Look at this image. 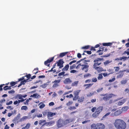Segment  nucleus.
Here are the masks:
<instances>
[{
	"label": "nucleus",
	"instance_id": "8",
	"mask_svg": "<svg viewBox=\"0 0 129 129\" xmlns=\"http://www.w3.org/2000/svg\"><path fill=\"white\" fill-rule=\"evenodd\" d=\"M60 79L55 80L54 81L52 82V83H54L52 86V87L55 88L58 86L59 85V83H60Z\"/></svg>",
	"mask_w": 129,
	"mask_h": 129
},
{
	"label": "nucleus",
	"instance_id": "46",
	"mask_svg": "<svg viewBox=\"0 0 129 129\" xmlns=\"http://www.w3.org/2000/svg\"><path fill=\"white\" fill-rule=\"evenodd\" d=\"M94 94V92L90 93L89 94L87 95V97H90L93 95Z\"/></svg>",
	"mask_w": 129,
	"mask_h": 129
},
{
	"label": "nucleus",
	"instance_id": "17",
	"mask_svg": "<svg viewBox=\"0 0 129 129\" xmlns=\"http://www.w3.org/2000/svg\"><path fill=\"white\" fill-rule=\"evenodd\" d=\"M78 102L81 103L83 102L84 99V98L83 96H82L80 97H78Z\"/></svg>",
	"mask_w": 129,
	"mask_h": 129
},
{
	"label": "nucleus",
	"instance_id": "13",
	"mask_svg": "<svg viewBox=\"0 0 129 129\" xmlns=\"http://www.w3.org/2000/svg\"><path fill=\"white\" fill-rule=\"evenodd\" d=\"M56 113H52L50 112H48V113L47 114V118H49L52 117L53 116L55 115L56 114Z\"/></svg>",
	"mask_w": 129,
	"mask_h": 129
},
{
	"label": "nucleus",
	"instance_id": "15",
	"mask_svg": "<svg viewBox=\"0 0 129 129\" xmlns=\"http://www.w3.org/2000/svg\"><path fill=\"white\" fill-rule=\"evenodd\" d=\"M93 68L99 72H101L102 71H105L103 70V69L102 67H97Z\"/></svg>",
	"mask_w": 129,
	"mask_h": 129
},
{
	"label": "nucleus",
	"instance_id": "42",
	"mask_svg": "<svg viewBox=\"0 0 129 129\" xmlns=\"http://www.w3.org/2000/svg\"><path fill=\"white\" fill-rule=\"evenodd\" d=\"M76 67V65L75 64H74L72 66H71L70 67V69L71 70L72 69H73Z\"/></svg>",
	"mask_w": 129,
	"mask_h": 129
},
{
	"label": "nucleus",
	"instance_id": "22",
	"mask_svg": "<svg viewBox=\"0 0 129 129\" xmlns=\"http://www.w3.org/2000/svg\"><path fill=\"white\" fill-rule=\"evenodd\" d=\"M11 86H8L7 85L5 86L4 88L3 89L4 90H6L8 89H11Z\"/></svg>",
	"mask_w": 129,
	"mask_h": 129
},
{
	"label": "nucleus",
	"instance_id": "29",
	"mask_svg": "<svg viewBox=\"0 0 129 129\" xmlns=\"http://www.w3.org/2000/svg\"><path fill=\"white\" fill-rule=\"evenodd\" d=\"M91 129H98L97 127L96 128L95 124H93L91 125Z\"/></svg>",
	"mask_w": 129,
	"mask_h": 129
},
{
	"label": "nucleus",
	"instance_id": "62",
	"mask_svg": "<svg viewBox=\"0 0 129 129\" xmlns=\"http://www.w3.org/2000/svg\"><path fill=\"white\" fill-rule=\"evenodd\" d=\"M25 83H26V82L25 80H24L23 81H21L20 82V83L22 85L25 84Z\"/></svg>",
	"mask_w": 129,
	"mask_h": 129
},
{
	"label": "nucleus",
	"instance_id": "27",
	"mask_svg": "<svg viewBox=\"0 0 129 129\" xmlns=\"http://www.w3.org/2000/svg\"><path fill=\"white\" fill-rule=\"evenodd\" d=\"M72 122V120L71 119L66 120L64 121V123L66 124H67Z\"/></svg>",
	"mask_w": 129,
	"mask_h": 129
},
{
	"label": "nucleus",
	"instance_id": "47",
	"mask_svg": "<svg viewBox=\"0 0 129 129\" xmlns=\"http://www.w3.org/2000/svg\"><path fill=\"white\" fill-rule=\"evenodd\" d=\"M76 109V108L75 106L70 107L69 108V109L71 110L75 109Z\"/></svg>",
	"mask_w": 129,
	"mask_h": 129
},
{
	"label": "nucleus",
	"instance_id": "54",
	"mask_svg": "<svg viewBox=\"0 0 129 129\" xmlns=\"http://www.w3.org/2000/svg\"><path fill=\"white\" fill-rule=\"evenodd\" d=\"M97 79L96 78H93L92 79V81L93 82H95L97 81Z\"/></svg>",
	"mask_w": 129,
	"mask_h": 129
},
{
	"label": "nucleus",
	"instance_id": "24",
	"mask_svg": "<svg viewBox=\"0 0 129 129\" xmlns=\"http://www.w3.org/2000/svg\"><path fill=\"white\" fill-rule=\"evenodd\" d=\"M79 81H75L74 82L72 83L71 85L72 86H77L78 83Z\"/></svg>",
	"mask_w": 129,
	"mask_h": 129
},
{
	"label": "nucleus",
	"instance_id": "58",
	"mask_svg": "<svg viewBox=\"0 0 129 129\" xmlns=\"http://www.w3.org/2000/svg\"><path fill=\"white\" fill-rule=\"evenodd\" d=\"M115 80V78H112L111 79H110L109 80V81L110 82H112L114 81Z\"/></svg>",
	"mask_w": 129,
	"mask_h": 129
},
{
	"label": "nucleus",
	"instance_id": "64",
	"mask_svg": "<svg viewBox=\"0 0 129 129\" xmlns=\"http://www.w3.org/2000/svg\"><path fill=\"white\" fill-rule=\"evenodd\" d=\"M54 104L53 102H51L49 103V105L50 106H53L54 105Z\"/></svg>",
	"mask_w": 129,
	"mask_h": 129
},
{
	"label": "nucleus",
	"instance_id": "34",
	"mask_svg": "<svg viewBox=\"0 0 129 129\" xmlns=\"http://www.w3.org/2000/svg\"><path fill=\"white\" fill-rule=\"evenodd\" d=\"M54 58V57H52L51 58H49V59H48L47 60V61H48V62H49V63H50L53 60Z\"/></svg>",
	"mask_w": 129,
	"mask_h": 129
},
{
	"label": "nucleus",
	"instance_id": "36",
	"mask_svg": "<svg viewBox=\"0 0 129 129\" xmlns=\"http://www.w3.org/2000/svg\"><path fill=\"white\" fill-rule=\"evenodd\" d=\"M103 78V76L102 75V73L100 74H99V76L98 77V80L102 79Z\"/></svg>",
	"mask_w": 129,
	"mask_h": 129
},
{
	"label": "nucleus",
	"instance_id": "31",
	"mask_svg": "<svg viewBox=\"0 0 129 129\" xmlns=\"http://www.w3.org/2000/svg\"><path fill=\"white\" fill-rule=\"evenodd\" d=\"M110 114V113L109 112L106 114L104 116L102 117V120H103L104 118H106V117L109 116Z\"/></svg>",
	"mask_w": 129,
	"mask_h": 129
},
{
	"label": "nucleus",
	"instance_id": "52",
	"mask_svg": "<svg viewBox=\"0 0 129 129\" xmlns=\"http://www.w3.org/2000/svg\"><path fill=\"white\" fill-rule=\"evenodd\" d=\"M96 101V99H92L90 101L91 103H94Z\"/></svg>",
	"mask_w": 129,
	"mask_h": 129
},
{
	"label": "nucleus",
	"instance_id": "57",
	"mask_svg": "<svg viewBox=\"0 0 129 129\" xmlns=\"http://www.w3.org/2000/svg\"><path fill=\"white\" fill-rule=\"evenodd\" d=\"M121 60L122 59H124V60H125L126 59L127 57L125 56H123L122 57H121Z\"/></svg>",
	"mask_w": 129,
	"mask_h": 129
},
{
	"label": "nucleus",
	"instance_id": "3",
	"mask_svg": "<svg viewBox=\"0 0 129 129\" xmlns=\"http://www.w3.org/2000/svg\"><path fill=\"white\" fill-rule=\"evenodd\" d=\"M103 109V106H100L98 107L95 112L92 115L93 117L94 118H96L99 115L100 113Z\"/></svg>",
	"mask_w": 129,
	"mask_h": 129
},
{
	"label": "nucleus",
	"instance_id": "48",
	"mask_svg": "<svg viewBox=\"0 0 129 129\" xmlns=\"http://www.w3.org/2000/svg\"><path fill=\"white\" fill-rule=\"evenodd\" d=\"M65 73L64 71H63L62 72H61L59 73L58 74V76H60L62 75H63L64 74H65Z\"/></svg>",
	"mask_w": 129,
	"mask_h": 129
},
{
	"label": "nucleus",
	"instance_id": "26",
	"mask_svg": "<svg viewBox=\"0 0 129 129\" xmlns=\"http://www.w3.org/2000/svg\"><path fill=\"white\" fill-rule=\"evenodd\" d=\"M46 120L41 119L39 120V124L40 125H42L43 123L46 122Z\"/></svg>",
	"mask_w": 129,
	"mask_h": 129
},
{
	"label": "nucleus",
	"instance_id": "59",
	"mask_svg": "<svg viewBox=\"0 0 129 129\" xmlns=\"http://www.w3.org/2000/svg\"><path fill=\"white\" fill-rule=\"evenodd\" d=\"M77 56L78 58H80L81 57V54L78 53L77 54Z\"/></svg>",
	"mask_w": 129,
	"mask_h": 129
},
{
	"label": "nucleus",
	"instance_id": "63",
	"mask_svg": "<svg viewBox=\"0 0 129 129\" xmlns=\"http://www.w3.org/2000/svg\"><path fill=\"white\" fill-rule=\"evenodd\" d=\"M95 48H94V47H92L90 50L91 51L93 50L94 51H96V50Z\"/></svg>",
	"mask_w": 129,
	"mask_h": 129
},
{
	"label": "nucleus",
	"instance_id": "60",
	"mask_svg": "<svg viewBox=\"0 0 129 129\" xmlns=\"http://www.w3.org/2000/svg\"><path fill=\"white\" fill-rule=\"evenodd\" d=\"M15 91L13 90H12L8 92V93H14Z\"/></svg>",
	"mask_w": 129,
	"mask_h": 129
},
{
	"label": "nucleus",
	"instance_id": "30",
	"mask_svg": "<svg viewBox=\"0 0 129 129\" xmlns=\"http://www.w3.org/2000/svg\"><path fill=\"white\" fill-rule=\"evenodd\" d=\"M22 98V95L21 94H18L16 95L15 96V99H20Z\"/></svg>",
	"mask_w": 129,
	"mask_h": 129
},
{
	"label": "nucleus",
	"instance_id": "25",
	"mask_svg": "<svg viewBox=\"0 0 129 129\" xmlns=\"http://www.w3.org/2000/svg\"><path fill=\"white\" fill-rule=\"evenodd\" d=\"M30 124L29 123H27L25 126L24 127H23L22 129H28L30 126Z\"/></svg>",
	"mask_w": 129,
	"mask_h": 129
},
{
	"label": "nucleus",
	"instance_id": "10",
	"mask_svg": "<svg viewBox=\"0 0 129 129\" xmlns=\"http://www.w3.org/2000/svg\"><path fill=\"white\" fill-rule=\"evenodd\" d=\"M96 125L99 129H104L105 127L104 125L102 123H97Z\"/></svg>",
	"mask_w": 129,
	"mask_h": 129
},
{
	"label": "nucleus",
	"instance_id": "49",
	"mask_svg": "<svg viewBox=\"0 0 129 129\" xmlns=\"http://www.w3.org/2000/svg\"><path fill=\"white\" fill-rule=\"evenodd\" d=\"M37 94H33V95H31V96L33 97L34 98H37L38 96H37Z\"/></svg>",
	"mask_w": 129,
	"mask_h": 129
},
{
	"label": "nucleus",
	"instance_id": "44",
	"mask_svg": "<svg viewBox=\"0 0 129 129\" xmlns=\"http://www.w3.org/2000/svg\"><path fill=\"white\" fill-rule=\"evenodd\" d=\"M73 103V102L72 101H69L68 103H67L66 105L67 106H69L70 105H72Z\"/></svg>",
	"mask_w": 129,
	"mask_h": 129
},
{
	"label": "nucleus",
	"instance_id": "41",
	"mask_svg": "<svg viewBox=\"0 0 129 129\" xmlns=\"http://www.w3.org/2000/svg\"><path fill=\"white\" fill-rule=\"evenodd\" d=\"M112 62V61H109V60H106L105 62H104V63L105 66H106L110 63L111 62Z\"/></svg>",
	"mask_w": 129,
	"mask_h": 129
},
{
	"label": "nucleus",
	"instance_id": "12",
	"mask_svg": "<svg viewBox=\"0 0 129 129\" xmlns=\"http://www.w3.org/2000/svg\"><path fill=\"white\" fill-rule=\"evenodd\" d=\"M72 82L70 78H67L64 80L63 82L65 84H68L71 83Z\"/></svg>",
	"mask_w": 129,
	"mask_h": 129
},
{
	"label": "nucleus",
	"instance_id": "32",
	"mask_svg": "<svg viewBox=\"0 0 129 129\" xmlns=\"http://www.w3.org/2000/svg\"><path fill=\"white\" fill-rule=\"evenodd\" d=\"M91 76V75L89 73H87L84 74V78H86L89 77H90Z\"/></svg>",
	"mask_w": 129,
	"mask_h": 129
},
{
	"label": "nucleus",
	"instance_id": "20",
	"mask_svg": "<svg viewBox=\"0 0 129 129\" xmlns=\"http://www.w3.org/2000/svg\"><path fill=\"white\" fill-rule=\"evenodd\" d=\"M103 45L104 46H111L112 45V43H103Z\"/></svg>",
	"mask_w": 129,
	"mask_h": 129
},
{
	"label": "nucleus",
	"instance_id": "33",
	"mask_svg": "<svg viewBox=\"0 0 129 129\" xmlns=\"http://www.w3.org/2000/svg\"><path fill=\"white\" fill-rule=\"evenodd\" d=\"M28 118V117L27 116H24L21 119H20V121H24L25 120L27 119Z\"/></svg>",
	"mask_w": 129,
	"mask_h": 129
},
{
	"label": "nucleus",
	"instance_id": "2",
	"mask_svg": "<svg viewBox=\"0 0 129 129\" xmlns=\"http://www.w3.org/2000/svg\"><path fill=\"white\" fill-rule=\"evenodd\" d=\"M101 96H104L103 98V100L105 101L109 100L110 98L117 96V95L111 93L108 94L106 93L104 94H102Z\"/></svg>",
	"mask_w": 129,
	"mask_h": 129
},
{
	"label": "nucleus",
	"instance_id": "11",
	"mask_svg": "<svg viewBox=\"0 0 129 129\" xmlns=\"http://www.w3.org/2000/svg\"><path fill=\"white\" fill-rule=\"evenodd\" d=\"M64 62L62 59H60L57 62V66L59 67V68H61L63 67V64Z\"/></svg>",
	"mask_w": 129,
	"mask_h": 129
},
{
	"label": "nucleus",
	"instance_id": "5",
	"mask_svg": "<svg viewBox=\"0 0 129 129\" xmlns=\"http://www.w3.org/2000/svg\"><path fill=\"white\" fill-rule=\"evenodd\" d=\"M103 59V58H98L94 59L93 61L94 63L93 66V68L100 65L101 63V61Z\"/></svg>",
	"mask_w": 129,
	"mask_h": 129
},
{
	"label": "nucleus",
	"instance_id": "56",
	"mask_svg": "<svg viewBox=\"0 0 129 129\" xmlns=\"http://www.w3.org/2000/svg\"><path fill=\"white\" fill-rule=\"evenodd\" d=\"M13 103L12 101H10L9 102H7L6 103V105H9L12 104Z\"/></svg>",
	"mask_w": 129,
	"mask_h": 129
},
{
	"label": "nucleus",
	"instance_id": "9",
	"mask_svg": "<svg viewBox=\"0 0 129 129\" xmlns=\"http://www.w3.org/2000/svg\"><path fill=\"white\" fill-rule=\"evenodd\" d=\"M55 122L54 121H51L49 122H45L42 125V127H43L44 125H46L48 126H52L54 124Z\"/></svg>",
	"mask_w": 129,
	"mask_h": 129
},
{
	"label": "nucleus",
	"instance_id": "40",
	"mask_svg": "<svg viewBox=\"0 0 129 129\" xmlns=\"http://www.w3.org/2000/svg\"><path fill=\"white\" fill-rule=\"evenodd\" d=\"M90 47V46L88 45L82 47V49H88Z\"/></svg>",
	"mask_w": 129,
	"mask_h": 129
},
{
	"label": "nucleus",
	"instance_id": "45",
	"mask_svg": "<svg viewBox=\"0 0 129 129\" xmlns=\"http://www.w3.org/2000/svg\"><path fill=\"white\" fill-rule=\"evenodd\" d=\"M126 82L127 81L126 80H122L121 81V83L122 84H124L126 83Z\"/></svg>",
	"mask_w": 129,
	"mask_h": 129
},
{
	"label": "nucleus",
	"instance_id": "23",
	"mask_svg": "<svg viewBox=\"0 0 129 129\" xmlns=\"http://www.w3.org/2000/svg\"><path fill=\"white\" fill-rule=\"evenodd\" d=\"M68 53V52H65L61 53L60 54L59 56L60 57H62L67 54Z\"/></svg>",
	"mask_w": 129,
	"mask_h": 129
},
{
	"label": "nucleus",
	"instance_id": "18",
	"mask_svg": "<svg viewBox=\"0 0 129 129\" xmlns=\"http://www.w3.org/2000/svg\"><path fill=\"white\" fill-rule=\"evenodd\" d=\"M93 83H89L88 84H84L83 85V86L84 87H86L85 88V89L88 88H90L93 85Z\"/></svg>",
	"mask_w": 129,
	"mask_h": 129
},
{
	"label": "nucleus",
	"instance_id": "50",
	"mask_svg": "<svg viewBox=\"0 0 129 129\" xmlns=\"http://www.w3.org/2000/svg\"><path fill=\"white\" fill-rule=\"evenodd\" d=\"M115 68V72L118 71L120 69V68L119 67H114V68Z\"/></svg>",
	"mask_w": 129,
	"mask_h": 129
},
{
	"label": "nucleus",
	"instance_id": "38",
	"mask_svg": "<svg viewBox=\"0 0 129 129\" xmlns=\"http://www.w3.org/2000/svg\"><path fill=\"white\" fill-rule=\"evenodd\" d=\"M113 73V72H112L110 73H109L108 74L107 73V72H105L104 73H102V74H103V75L104 76V77H106L107 76L111 74H112Z\"/></svg>",
	"mask_w": 129,
	"mask_h": 129
},
{
	"label": "nucleus",
	"instance_id": "19",
	"mask_svg": "<svg viewBox=\"0 0 129 129\" xmlns=\"http://www.w3.org/2000/svg\"><path fill=\"white\" fill-rule=\"evenodd\" d=\"M129 108V107L128 106H125L123 107L121 110L122 111V112H123L126 111Z\"/></svg>",
	"mask_w": 129,
	"mask_h": 129
},
{
	"label": "nucleus",
	"instance_id": "4",
	"mask_svg": "<svg viewBox=\"0 0 129 129\" xmlns=\"http://www.w3.org/2000/svg\"><path fill=\"white\" fill-rule=\"evenodd\" d=\"M88 64L87 63H84V64L80 63L78 64V66H81L82 67L81 68L82 70L84 71L85 72H87L88 70L89 66L88 65Z\"/></svg>",
	"mask_w": 129,
	"mask_h": 129
},
{
	"label": "nucleus",
	"instance_id": "16",
	"mask_svg": "<svg viewBox=\"0 0 129 129\" xmlns=\"http://www.w3.org/2000/svg\"><path fill=\"white\" fill-rule=\"evenodd\" d=\"M69 67V64H68L66 65L62 69V71H67L68 70Z\"/></svg>",
	"mask_w": 129,
	"mask_h": 129
},
{
	"label": "nucleus",
	"instance_id": "55",
	"mask_svg": "<svg viewBox=\"0 0 129 129\" xmlns=\"http://www.w3.org/2000/svg\"><path fill=\"white\" fill-rule=\"evenodd\" d=\"M86 57H85L83 59H81V60L77 61L76 62V64H78V63H79L81 61L83 60H84V59H86Z\"/></svg>",
	"mask_w": 129,
	"mask_h": 129
},
{
	"label": "nucleus",
	"instance_id": "7",
	"mask_svg": "<svg viewBox=\"0 0 129 129\" xmlns=\"http://www.w3.org/2000/svg\"><path fill=\"white\" fill-rule=\"evenodd\" d=\"M122 113V111L121 109H118L114 112V113H112L110 115L111 116L114 117L115 116H119Z\"/></svg>",
	"mask_w": 129,
	"mask_h": 129
},
{
	"label": "nucleus",
	"instance_id": "1",
	"mask_svg": "<svg viewBox=\"0 0 129 129\" xmlns=\"http://www.w3.org/2000/svg\"><path fill=\"white\" fill-rule=\"evenodd\" d=\"M114 125L117 129H125L126 127V124L123 120L120 119L115 120Z\"/></svg>",
	"mask_w": 129,
	"mask_h": 129
},
{
	"label": "nucleus",
	"instance_id": "53",
	"mask_svg": "<svg viewBox=\"0 0 129 129\" xmlns=\"http://www.w3.org/2000/svg\"><path fill=\"white\" fill-rule=\"evenodd\" d=\"M45 105L44 104H43L40 106L39 107L40 109H42L45 107Z\"/></svg>",
	"mask_w": 129,
	"mask_h": 129
},
{
	"label": "nucleus",
	"instance_id": "37",
	"mask_svg": "<svg viewBox=\"0 0 129 129\" xmlns=\"http://www.w3.org/2000/svg\"><path fill=\"white\" fill-rule=\"evenodd\" d=\"M17 82H12L10 83V85H11L10 86H11V87L17 84Z\"/></svg>",
	"mask_w": 129,
	"mask_h": 129
},
{
	"label": "nucleus",
	"instance_id": "39",
	"mask_svg": "<svg viewBox=\"0 0 129 129\" xmlns=\"http://www.w3.org/2000/svg\"><path fill=\"white\" fill-rule=\"evenodd\" d=\"M126 54L127 55H129V48L127 49L126 51H124L123 54Z\"/></svg>",
	"mask_w": 129,
	"mask_h": 129
},
{
	"label": "nucleus",
	"instance_id": "43",
	"mask_svg": "<svg viewBox=\"0 0 129 129\" xmlns=\"http://www.w3.org/2000/svg\"><path fill=\"white\" fill-rule=\"evenodd\" d=\"M47 85L48 84L46 83L42 84L40 86L43 88H45L47 86Z\"/></svg>",
	"mask_w": 129,
	"mask_h": 129
},
{
	"label": "nucleus",
	"instance_id": "6",
	"mask_svg": "<svg viewBox=\"0 0 129 129\" xmlns=\"http://www.w3.org/2000/svg\"><path fill=\"white\" fill-rule=\"evenodd\" d=\"M80 91L81 90H77L74 91V96L73 98V100H76L78 99L79 97L78 95Z\"/></svg>",
	"mask_w": 129,
	"mask_h": 129
},
{
	"label": "nucleus",
	"instance_id": "35",
	"mask_svg": "<svg viewBox=\"0 0 129 129\" xmlns=\"http://www.w3.org/2000/svg\"><path fill=\"white\" fill-rule=\"evenodd\" d=\"M28 109V108L26 106H23L21 108L22 110H26Z\"/></svg>",
	"mask_w": 129,
	"mask_h": 129
},
{
	"label": "nucleus",
	"instance_id": "61",
	"mask_svg": "<svg viewBox=\"0 0 129 129\" xmlns=\"http://www.w3.org/2000/svg\"><path fill=\"white\" fill-rule=\"evenodd\" d=\"M48 113V112H47V111H45V112H43V115L44 116V115H46L47 114V115Z\"/></svg>",
	"mask_w": 129,
	"mask_h": 129
},
{
	"label": "nucleus",
	"instance_id": "28",
	"mask_svg": "<svg viewBox=\"0 0 129 129\" xmlns=\"http://www.w3.org/2000/svg\"><path fill=\"white\" fill-rule=\"evenodd\" d=\"M124 75V73H121L119 74L117 76V78H122Z\"/></svg>",
	"mask_w": 129,
	"mask_h": 129
},
{
	"label": "nucleus",
	"instance_id": "51",
	"mask_svg": "<svg viewBox=\"0 0 129 129\" xmlns=\"http://www.w3.org/2000/svg\"><path fill=\"white\" fill-rule=\"evenodd\" d=\"M84 52H86L88 54H91V51H84Z\"/></svg>",
	"mask_w": 129,
	"mask_h": 129
},
{
	"label": "nucleus",
	"instance_id": "21",
	"mask_svg": "<svg viewBox=\"0 0 129 129\" xmlns=\"http://www.w3.org/2000/svg\"><path fill=\"white\" fill-rule=\"evenodd\" d=\"M120 99H114V100H113V99H111L110 100L109 102V104H110L113 103L117 101L120 100Z\"/></svg>",
	"mask_w": 129,
	"mask_h": 129
},
{
	"label": "nucleus",
	"instance_id": "14",
	"mask_svg": "<svg viewBox=\"0 0 129 129\" xmlns=\"http://www.w3.org/2000/svg\"><path fill=\"white\" fill-rule=\"evenodd\" d=\"M126 99H123L118 102V105L119 106L122 105L126 102Z\"/></svg>",
	"mask_w": 129,
	"mask_h": 129
}]
</instances>
